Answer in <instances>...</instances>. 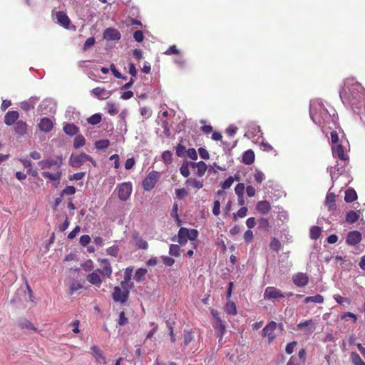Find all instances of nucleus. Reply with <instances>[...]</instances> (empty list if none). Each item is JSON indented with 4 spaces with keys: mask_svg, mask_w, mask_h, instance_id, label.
Instances as JSON below:
<instances>
[{
    "mask_svg": "<svg viewBox=\"0 0 365 365\" xmlns=\"http://www.w3.org/2000/svg\"><path fill=\"white\" fill-rule=\"evenodd\" d=\"M339 96L344 106L350 107L354 113L361 114L362 105L365 109V90L353 78H346L339 90Z\"/></svg>",
    "mask_w": 365,
    "mask_h": 365,
    "instance_id": "f257e3e1",
    "label": "nucleus"
},
{
    "mask_svg": "<svg viewBox=\"0 0 365 365\" xmlns=\"http://www.w3.org/2000/svg\"><path fill=\"white\" fill-rule=\"evenodd\" d=\"M309 115L312 121L319 126L324 127L330 123L334 124V115H331L322 101L319 99L311 101Z\"/></svg>",
    "mask_w": 365,
    "mask_h": 365,
    "instance_id": "f03ea898",
    "label": "nucleus"
},
{
    "mask_svg": "<svg viewBox=\"0 0 365 365\" xmlns=\"http://www.w3.org/2000/svg\"><path fill=\"white\" fill-rule=\"evenodd\" d=\"M332 155L334 158H338L341 163L336 162V165L327 168L329 172L331 181L334 182L344 171V168L349 160V156L344 153L343 140H340V143L331 145Z\"/></svg>",
    "mask_w": 365,
    "mask_h": 365,
    "instance_id": "7ed1b4c3",
    "label": "nucleus"
},
{
    "mask_svg": "<svg viewBox=\"0 0 365 365\" xmlns=\"http://www.w3.org/2000/svg\"><path fill=\"white\" fill-rule=\"evenodd\" d=\"M57 107L56 101L51 98L43 99L37 108L40 115H53L56 113Z\"/></svg>",
    "mask_w": 365,
    "mask_h": 365,
    "instance_id": "20e7f679",
    "label": "nucleus"
},
{
    "mask_svg": "<svg viewBox=\"0 0 365 365\" xmlns=\"http://www.w3.org/2000/svg\"><path fill=\"white\" fill-rule=\"evenodd\" d=\"M86 161H90L94 167L97 166L96 162L91 156L85 153L79 155L71 154L69 158V165L74 168H79Z\"/></svg>",
    "mask_w": 365,
    "mask_h": 365,
    "instance_id": "39448f33",
    "label": "nucleus"
},
{
    "mask_svg": "<svg viewBox=\"0 0 365 365\" xmlns=\"http://www.w3.org/2000/svg\"><path fill=\"white\" fill-rule=\"evenodd\" d=\"M63 164V158L62 156H57L56 159L48 158L46 159L42 160L38 163V165L41 169H51L53 166L56 167V169H59Z\"/></svg>",
    "mask_w": 365,
    "mask_h": 365,
    "instance_id": "423d86ee",
    "label": "nucleus"
},
{
    "mask_svg": "<svg viewBox=\"0 0 365 365\" xmlns=\"http://www.w3.org/2000/svg\"><path fill=\"white\" fill-rule=\"evenodd\" d=\"M130 291L128 289H125V290L122 289L120 287L115 286L113 288V292L112 293V298L114 302H120L121 304L125 303L129 297Z\"/></svg>",
    "mask_w": 365,
    "mask_h": 365,
    "instance_id": "0eeeda50",
    "label": "nucleus"
},
{
    "mask_svg": "<svg viewBox=\"0 0 365 365\" xmlns=\"http://www.w3.org/2000/svg\"><path fill=\"white\" fill-rule=\"evenodd\" d=\"M159 178V173L152 171L148 173L147 177L143 181V187L145 191H150L154 188Z\"/></svg>",
    "mask_w": 365,
    "mask_h": 365,
    "instance_id": "6e6552de",
    "label": "nucleus"
},
{
    "mask_svg": "<svg viewBox=\"0 0 365 365\" xmlns=\"http://www.w3.org/2000/svg\"><path fill=\"white\" fill-rule=\"evenodd\" d=\"M285 297L284 293L279 289L274 287H267L264 292V299L274 301Z\"/></svg>",
    "mask_w": 365,
    "mask_h": 365,
    "instance_id": "1a4fd4ad",
    "label": "nucleus"
},
{
    "mask_svg": "<svg viewBox=\"0 0 365 365\" xmlns=\"http://www.w3.org/2000/svg\"><path fill=\"white\" fill-rule=\"evenodd\" d=\"M132 184L130 182H125L118 186V197L121 201H126L132 192Z\"/></svg>",
    "mask_w": 365,
    "mask_h": 365,
    "instance_id": "9d476101",
    "label": "nucleus"
},
{
    "mask_svg": "<svg viewBox=\"0 0 365 365\" xmlns=\"http://www.w3.org/2000/svg\"><path fill=\"white\" fill-rule=\"evenodd\" d=\"M277 326V324L275 322L271 321L262 330V335L263 336H267L269 342L272 341L276 337L274 332Z\"/></svg>",
    "mask_w": 365,
    "mask_h": 365,
    "instance_id": "9b49d317",
    "label": "nucleus"
},
{
    "mask_svg": "<svg viewBox=\"0 0 365 365\" xmlns=\"http://www.w3.org/2000/svg\"><path fill=\"white\" fill-rule=\"evenodd\" d=\"M293 283L298 287H304L309 283V277L306 273L297 272L292 276Z\"/></svg>",
    "mask_w": 365,
    "mask_h": 365,
    "instance_id": "f8f14e48",
    "label": "nucleus"
},
{
    "mask_svg": "<svg viewBox=\"0 0 365 365\" xmlns=\"http://www.w3.org/2000/svg\"><path fill=\"white\" fill-rule=\"evenodd\" d=\"M361 241V234L359 231H351L348 232L346 243L350 246H355Z\"/></svg>",
    "mask_w": 365,
    "mask_h": 365,
    "instance_id": "ddd939ff",
    "label": "nucleus"
},
{
    "mask_svg": "<svg viewBox=\"0 0 365 365\" xmlns=\"http://www.w3.org/2000/svg\"><path fill=\"white\" fill-rule=\"evenodd\" d=\"M120 37V33L116 29L107 28L103 31V38L107 41H118Z\"/></svg>",
    "mask_w": 365,
    "mask_h": 365,
    "instance_id": "4468645a",
    "label": "nucleus"
},
{
    "mask_svg": "<svg viewBox=\"0 0 365 365\" xmlns=\"http://www.w3.org/2000/svg\"><path fill=\"white\" fill-rule=\"evenodd\" d=\"M91 92L96 98L101 100L108 99L112 93L111 91L100 87L93 88Z\"/></svg>",
    "mask_w": 365,
    "mask_h": 365,
    "instance_id": "2eb2a0df",
    "label": "nucleus"
},
{
    "mask_svg": "<svg viewBox=\"0 0 365 365\" xmlns=\"http://www.w3.org/2000/svg\"><path fill=\"white\" fill-rule=\"evenodd\" d=\"M19 113L16 110H9L4 116V123L6 125H13L15 122L18 120Z\"/></svg>",
    "mask_w": 365,
    "mask_h": 365,
    "instance_id": "dca6fc26",
    "label": "nucleus"
},
{
    "mask_svg": "<svg viewBox=\"0 0 365 365\" xmlns=\"http://www.w3.org/2000/svg\"><path fill=\"white\" fill-rule=\"evenodd\" d=\"M91 349L92 355L98 364H105L106 363V358L98 346L93 345Z\"/></svg>",
    "mask_w": 365,
    "mask_h": 365,
    "instance_id": "f3484780",
    "label": "nucleus"
},
{
    "mask_svg": "<svg viewBox=\"0 0 365 365\" xmlns=\"http://www.w3.org/2000/svg\"><path fill=\"white\" fill-rule=\"evenodd\" d=\"M39 129L45 133L50 132L53 128V121L48 118H43L38 123Z\"/></svg>",
    "mask_w": 365,
    "mask_h": 365,
    "instance_id": "a211bd4d",
    "label": "nucleus"
},
{
    "mask_svg": "<svg viewBox=\"0 0 365 365\" xmlns=\"http://www.w3.org/2000/svg\"><path fill=\"white\" fill-rule=\"evenodd\" d=\"M38 99L36 96H31L29 100L21 102L20 107L22 110L29 111L35 107Z\"/></svg>",
    "mask_w": 365,
    "mask_h": 365,
    "instance_id": "6ab92c4d",
    "label": "nucleus"
},
{
    "mask_svg": "<svg viewBox=\"0 0 365 365\" xmlns=\"http://www.w3.org/2000/svg\"><path fill=\"white\" fill-rule=\"evenodd\" d=\"M256 210L262 215H267L271 210V205L267 200L259 201L256 205Z\"/></svg>",
    "mask_w": 365,
    "mask_h": 365,
    "instance_id": "aec40b11",
    "label": "nucleus"
},
{
    "mask_svg": "<svg viewBox=\"0 0 365 365\" xmlns=\"http://www.w3.org/2000/svg\"><path fill=\"white\" fill-rule=\"evenodd\" d=\"M190 165L192 168H197L196 175L198 177L203 176L207 169L206 163L203 161H199L197 163L192 162Z\"/></svg>",
    "mask_w": 365,
    "mask_h": 365,
    "instance_id": "412c9836",
    "label": "nucleus"
},
{
    "mask_svg": "<svg viewBox=\"0 0 365 365\" xmlns=\"http://www.w3.org/2000/svg\"><path fill=\"white\" fill-rule=\"evenodd\" d=\"M58 23L64 28H68L71 21L68 16L63 11H58L56 14Z\"/></svg>",
    "mask_w": 365,
    "mask_h": 365,
    "instance_id": "4be33fe9",
    "label": "nucleus"
},
{
    "mask_svg": "<svg viewBox=\"0 0 365 365\" xmlns=\"http://www.w3.org/2000/svg\"><path fill=\"white\" fill-rule=\"evenodd\" d=\"M98 272H100V269L97 271L93 272L87 275L86 279L92 284L96 285L99 287L102 283V279L100 277V274Z\"/></svg>",
    "mask_w": 365,
    "mask_h": 365,
    "instance_id": "5701e85b",
    "label": "nucleus"
},
{
    "mask_svg": "<svg viewBox=\"0 0 365 365\" xmlns=\"http://www.w3.org/2000/svg\"><path fill=\"white\" fill-rule=\"evenodd\" d=\"M188 240V229L180 227L178 233V242L180 245H185Z\"/></svg>",
    "mask_w": 365,
    "mask_h": 365,
    "instance_id": "b1692460",
    "label": "nucleus"
},
{
    "mask_svg": "<svg viewBox=\"0 0 365 365\" xmlns=\"http://www.w3.org/2000/svg\"><path fill=\"white\" fill-rule=\"evenodd\" d=\"M297 329H302L305 328V333L309 334L314 331L315 327L313 324V321L312 319L301 322L297 325Z\"/></svg>",
    "mask_w": 365,
    "mask_h": 365,
    "instance_id": "393cba45",
    "label": "nucleus"
},
{
    "mask_svg": "<svg viewBox=\"0 0 365 365\" xmlns=\"http://www.w3.org/2000/svg\"><path fill=\"white\" fill-rule=\"evenodd\" d=\"M213 327L219 332L220 340H222L226 331L225 322L220 318H217V321H215Z\"/></svg>",
    "mask_w": 365,
    "mask_h": 365,
    "instance_id": "a878e982",
    "label": "nucleus"
},
{
    "mask_svg": "<svg viewBox=\"0 0 365 365\" xmlns=\"http://www.w3.org/2000/svg\"><path fill=\"white\" fill-rule=\"evenodd\" d=\"M336 195L334 192H328L326 196L325 205L329 210H334L336 209L335 204Z\"/></svg>",
    "mask_w": 365,
    "mask_h": 365,
    "instance_id": "bb28decb",
    "label": "nucleus"
},
{
    "mask_svg": "<svg viewBox=\"0 0 365 365\" xmlns=\"http://www.w3.org/2000/svg\"><path fill=\"white\" fill-rule=\"evenodd\" d=\"M41 174L43 178H48L51 181H56L58 183L62 175V172L59 168L57 169V172L56 173H51L48 171H43Z\"/></svg>",
    "mask_w": 365,
    "mask_h": 365,
    "instance_id": "cd10ccee",
    "label": "nucleus"
},
{
    "mask_svg": "<svg viewBox=\"0 0 365 365\" xmlns=\"http://www.w3.org/2000/svg\"><path fill=\"white\" fill-rule=\"evenodd\" d=\"M63 130L66 135L73 136L79 132V128L73 123H65Z\"/></svg>",
    "mask_w": 365,
    "mask_h": 365,
    "instance_id": "c85d7f7f",
    "label": "nucleus"
},
{
    "mask_svg": "<svg viewBox=\"0 0 365 365\" xmlns=\"http://www.w3.org/2000/svg\"><path fill=\"white\" fill-rule=\"evenodd\" d=\"M360 210L359 211H353L351 210L348 212L345 217V220L349 224H353L358 221L360 218Z\"/></svg>",
    "mask_w": 365,
    "mask_h": 365,
    "instance_id": "c756f323",
    "label": "nucleus"
},
{
    "mask_svg": "<svg viewBox=\"0 0 365 365\" xmlns=\"http://www.w3.org/2000/svg\"><path fill=\"white\" fill-rule=\"evenodd\" d=\"M255 161V153L252 150H246L242 155V162L245 165H252Z\"/></svg>",
    "mask_w": 365,
    "mask_h": 365,
    "instance_id": "7c9ffc66",
    "label": "nucleus"
},
{
    "mask_svg": "<svg viewBox=\"0 0 365 365\" xmlns=\"http://www.w3.org/2000/svg\"><path fill=\"white\" fill-rule=\"evenodd\" d=\"M357 199L356 192L352 189L349 188L345 192L344 200L346 202H352Z\"/></svg>",
    "mask_w": 365,
    "mask_h": 365,
    "instance_id": "2f4dec72",
    "label": "nucleus"
},
{
    "mask_svg": "<svg viewBox=\"0 0 365 365\" xmlns=\"http://www.w3.org/2000/svg\"><path fill=\"white\" fill-rule=\"evenodd\" d=\"M27 130V125L22 120H19L15 124L14 130L15 133L19 135H24L26 133Z\"/></svg>",
    "mask_w": 365,
    "mask_h": 365,
    "instance_id": "473e14b6",
    "label": "nucleus"
},
{
    "mask_svg": "<svg viewBox=\"0 0 365 365\" xmlns=\"http://www.w3.org/2000/svg\"><path fill=\"white\" fill-rule=\"evenodd\" d=\"M148 271L145 268H139L138 269L134 274V279L137 282H141L145 280V275L147 274Z\"/></svg>",
    "mask_w": 365,
    "mask_h": 365,
    "instance_id": "72a5a7b5",
    "label": "nucleus"
},
{
    "mask_svg": "<svg viewBox=\"0 0 365 365\" xmlns=\"http://www.w3.org/2000/svg\"><path fill=\"white\" fill-rule=\"evenodd\" d=\"M225 311L230 315L237 314V307L234 302L229 301L225 306Z\"/></svg>",
    "mask_w": 365,
    "mask_h": 365,
    "instance_id": "f704fd0d",
    "label": "nucleus"
},
{
    "mask_svg": "<svg viewBox=\"0 0 365 365\" xmlns=\"http://www.w3.org/2000/svg\"><path fill=\"white\" fill-rule=\"evenodd\" d=\"M324 302V297L321 294H316L314 296L307 297L304 299V302L308 304L314 302L316 304H322Z\"/></svg>",
    "mask_w": 365,
    "mask_h": 365,
    "instance_id": "c9c22d12",
    "label": "nucleus"
},
{
    "mask_svg": "<svg viewBox=\"0 0 365 365\" xmlns=\"http://www.w3.org/2000/svg\"><path fill=\"white\" fill-rule=\"evenodd\" d=\"M103 264V269L101 274L109 277L112 273V269L108 259H104L101 261Z\"/></svg>",
    "mask_w": 365,
    "mask_h": 365,
    "instance_id": "e433bc0d",
    "label": "nucleus"
},
{
    "mask_svg": "<svg viewBox=\"0 0 365 365\" xmlns=\"http://www.w3.org/2000/svg\"><path fill=\"white\" fill-rule=\"evenodd\" d=\"M185 184L187 185H191L196 189H201L203 187L202 181L192 178L187 179Z\"/></svg>",
    "mask_w": 365,
    "mask_h": 365,
    "instance_id": "4c0bfd02",
    "label": "nucleus"
},
{
    "mask_svg": "<svg viewBox=\"0 0 365 365\" xmlns=\"http://www.w3.org/2000/svg\"><path fill=\"white\" fill-rule=\"evenodd\" d=\"M322 230L318 226H312L309 230V237L312 240H317L321 235Z\"/></svg>",
    "mask_w": 365,
    "mask_h": 365,
    "instance_id": "58836bf2",
    "label": "nucleus"
},
{
    "mask_svg": "<svg viewBox=\"0 0 365 365\" xmlns=\"http://www.w3.org/2000/svg\"><path fill=\"white\" fill-rule=\"evenodd\" d=\"M184 344L187 346L194 339L193 332L191 329H185L183 331Z\"/></svg>",
    "mask_w": 365,
    "mask_h": 365,
    "instance_id": "ea45409f",
    "label": "nucleus"
},
{
    "mask_svg": "<svg viewBox=\"0 0 365 365\" xmlns=\"http://www.w3.org/2000/svg\"><path fill=\"white\" fill-rule=\"evenodd\" d=\"M106 109L107 110V112L111 115H115L118 113V110L115 106V103L113 101H108L106 103Z\"/></svg>",
    "mask_w": 365,
    "mask_h": 365,
    "instance_id": "a19ab883",
    "label": "nucleus"
},
{
    "mask_svg": "<svg viewBox=\"0 0 365 365\" xmlns=\"http://www.w3.org/2000/svg\"><path fill=\"white\" fill-rule=\"evenodd\" d=\"M86 143L85 138L82 135H77L73 141V147L76 149H78L83 147Z\"/></svg>",
    "mask_w": 365,
    "mask_h": 365,
    "instance_id": "79ce46f5",
    "label": "nucleus"
},
{
    "mask_svg": "<svg viewBox=\"0 0 365 365\" xmlns=\"http://www.w3.org/2000/svg\"><path fill=\"white\" fill-rule=\"evenodd\" d=\"M79 113L75 110L73 108L69 107L66 110V118L68 120H75L76 118H78Z\"/></svg>",
    "mask_w": 365,
    "mask_h": 365,
    "instance_id": "37998d69",
    "label": "nucleus"
},
{
    "mask_svg": "<svg viewBox=\"0 0 365 365\" xmlns=\"http://www.w3.org/2000/svg\"><path fill=\"white\" fill-rule=\"evenodd\" d=\"M76 192V189L73 185H67L65 188L61 191V195L63 197L64 195H74Z\"/></svg>",
    "mask_w": 365,
    "mask_h": 365,
    "instance_id": "c03bdc74",
    "label": "nucleus"
},
{
    "mask_svg": "<svg viewBox=\"0 0 365 365\" xmlns=\"http://www.w3.org/2000/svg\"><path fill=\"white\" fill-rule=\"evenodd\" d=\"M351 359L354 365H365V363L356 352H352L351 354Z\"/></svg>",
    "mask_w": 365,
    "mask_h": 365,
    "instance_id": "a18cd8bd",
    "label": "nucleus"
},
{
    "mask_svg": "<svg viewBox=\"0 0 365 365\" xmlns=\"http://www.w3.org/2000/svg\"><path fill=\"white\" fill-rule=\"evenodd\" d=\"M87 121L91 125H97L101 121V115L100 113H95L88 118Z\"/></svg>",
    "mask_w": 365,
    "mask_h": 365,
    "instance_id": "49530a36",
    "label": "nucleus"
},
{
    "mask_svg": "<svg viewBox=\"0 0 365 365\" xmlns=\"http://www.w3.org/2000/svg\"><path fill=\"white\" fill-rule=\"evenodd\" d=\"M110 145V141L107 139L100 140L95 143V146L98 150L106 149Z\"/></svg>",
    "mask_w": 365,
    "mask_h": 365,
    "instance_id": "de8ad7c7",
    "label": "nucleus"
},
{
    "mask_svg": "<svg viewBox=\"0 0 365 365\" xmlns=\"http://www.w3.org/2000/svg\"><path fill=\"white\" fill-rule=\"evenodd\" d=\"M180 247L178 245H175V244L170 245V249H169L170 255L177 257L180 256Z\"/></svg>",
    "mask_w": 365,
    "mask_h": 365,
    "instance_id": "09e8293b",
    "label": "nucleus"
},
{
    "mask_svg": "<svg viewBox=\"0 0 365 365\" xmlns=\"http://www.w3.org/2000/svg\"><path fill=\"white\" fill-rule=\"evenodd\" d=\"M258 226L259 229L268 231L269 222L267 218L262 217L258 220Z\"/></svg>",
    "mask_w": 365,
    "mask_h": 365,
    "instance_id": "8fccbe9b",
    "label": "nucleus"
},
{
    "mask_svg": "<svg viewBox=\"0 0 365 365\" xmlns=\"http://www.w3.org/2000/svg\"><path fill=\"white\" fill-rule=\"evenodd\" d=\"M163 54L167 56L170 55H180V51L177 48L175 45L170 46L165 51L163 52Z\"/></svg>",
    "mask_w": 365,
    "mask_h": 365,
    "instance_id": "3c124183",
    "label": "nucleus"
},
{
    "mask_svg": "<svg viewBox=\"0 0 365 365\" xmlns=\"http://www.w3.org/2000/svg\"><path fill=\"white\" fill-rule=\"evenodd\" d=\"M235 181V179L232 176H230L228 178H227L225 180H224L221 183V187L222 190H227L231 187L233 182Z\"/></svg>",
    "mask_w": 365,
    "mask_h": 365,
    "instance_id": "603ef678",
    "label": "nucleus"
},
{
    "mask_svg": "<svg viewBox=\"0 0 365 365\" xmlns=\"http://www.w3.org/2000/svg\"><path fill=\"white\" fill-rule=\"evenodd\" d=\"M178 205L177 203H174L173 205L172 211H171V216L174 217L177 220L178 225H180V220L178 214Z\"/></svg>",
    "mask_w": 365,
    "mask_h": 365,
    "instance_id": "864d4df0",
    "label": "nucleus"
},
{
    "mask_svg": "<svg viewBox=\"0 0 365 365\" xmlns=\"http://www.w3.org/2000/svg\"><path fill=\"white\" fill-rule=\"evenodd\" d=\"M281 247V243L280 242L276 239L275 237H273L270 242V248L276 252H278Z\"/></svg>",
    "mask_w": 365,
    "mask_h": 365,
    "instance_id": "5fc2aeb1",
    "label": "nucleus"
},
{
    "mask_svg": "<svg viewBox=\"0 0 365 365\" xmlns=\"http://www.w3.org/2000/svg\"><path fill=\"white\" fill-rule=\"evenodd\" d=\"M96 39L94 37L88 38L84 43L83 46V50L84 51H87L90 47L93 46L95 44Z\"/></svg>",
    "mask_w": 365,
    "mask_h": 365,
    "instance_id": "6e6d98bb",
    "label": "nucleus"
},
{
    "mask_svg": "<svg viewBox=\"0 0 365 365\" xmlns=\"http://www.w3.org/2000/svg\"><path fill=\"white\" fill-rule=\"evenodd\" d=\"M133 271V267L130 266L125 268L124 272V277L123 279H125V281H130L132 277V274Z\"/></svg>",
    "mask_w": 365,
    "mask_h": 365,
    "instance_id": "4d7b16f0",
    "label": "nucleus"
},
{
    "mask_svg": "<svg viewBox=\"0 0 365 365\" xmlns=\"http://www.w3.org/2000/svg\"><path fill=\"white\" fill-rule=\"evenodd\" d=\"M180 172L183 177L187 178L190 175L188 165L187 163H183L180 168Z\"/></svg>",
    "mask_w": 365,
    "mask_h": 365,
    "instance_id": "13d9d810",
    "label": "nucleus"
},
{
    "mask_svg": "<svg viewBox=\"0 0 365 365\" xmlns=\"http://www.w3.org/2000/svg\"><path fill=\"white\" fill-rule=\"evenodd\" d=\"M161 126L163 128L164 135L167 138H169L171 135V133L168 126V122L166 120H162Z\"/></svg>",
    "mask_w": 365,
    "mask_h": 365,
    "instance_id": "bf43d9fd",
    "label": "nucleus"
},
{
    "mask_svg": "<svg viewBox=\"0 0 365 365\" xmlns=\"http://www.w3.org/2000/svg\"><path fill=\"white\" fill-rule=\"evenodd\" d=\"M212 213L215 216H218L220 213V202L217 200L214 201L213 207H212Z\"/></svg>",
    "mask_w": 365,
    "mask_h": 365,
    "instance_id": "052dcab7",
    "label": "nucleus"
},
{
    "mask_svg": "<svg viewBox=\"0 0 365 365\" xmlns=\"http://www.w3.org/2000/svg\"><path fill=\"white\" fill-rule=\"evenodd\" d=\"M161 259L163 260V264L168 267H171L175 263V259L170 257L162 256Z\"/></svg>",
    "mask_w": 365,
    "mask_h": 365,
    "instance_id": "680f3d73",
    "label": "nucleus"
},
{
    "mask_svg": "<svg viewBox=\"0 0 365 365\" xmlns=\"http://www.w3.org/2000/svg\"><path fill=\"white\" fill-rule=\"evenodd\" d=\"M86 175V173L85 172H79V173H76L72 175H70L68 177L69 180H80L81 179H83Z\"/></svg>",
    "mask_w": 365,
    "mask_h": 365,
    "instance_id": "e2e57ef3",
    "label": "nucleus"
},
{
    "mask_svg": "<svg viewBox=\"0 0 365 365\" xmlns=\"http://www.w3.org/2000/svg\"><path fill=\"white\" fill-rule=\"evenodd\" d=\"M140 115L145 118H150L152 114L151 110L147 107L140 108Z\"/></svg>",
    "mask_w": 365,
    "mask_h": 365,
    "instance_id": "0e129e2a",
    "label": "nucleus"
},
{
    "mask_svg": "<svg viewBox=\"0 0 365 365\" xmlns=\"http://www.w3.org/2000/svg\"><path fill=\"white\" fill-rule=\"evenodd\" d=\"M244 191H245V185L243 183H238L235 187V192L237 196L243 195Z\"/></svg>",
    "mask_w": 365,
    "mask_h": 365,
    "instance_id": "69168bd1",
    "label": "nucleus"
},
{
    "mask_svg": "<svg viewBox=\"0 0 365 365\" xmlns=\"http://www.w3.org/2000/svg\"><path fill=\"white\" fill-rule=\"evenodd\" d=\"M128 322V319L125 316V312H120V314H119V319H118V324L120 326H124Z\"/></svg>",
    "mask_w": 365,
    "mask_h": 365,
    "instance_id": "338daca9",
    "label": "nucleus"
},
{
    "mask_svg": "<svg viewBox=\"0 0 365 365\" xmlns=\"http://www.w3.org/2000/svg\"><path fill=\"white\" fill-rule=\"evenodd\" d=\"M90 242H91V237L88 235H82L79 240L80 244L83 247H86V245H88L90 243Z\"/></svg>",
    "mask_w": 365,
    "mask_h": 365,
    "instance_id": "774afa93",
    "label": "nucleus"
}]
</instances>
